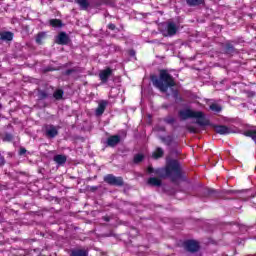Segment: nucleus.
<instances>
[{"label": "nucleus", "instance_id": "obj_1", "mask_svg": "<svg viewBox=\"0 0 256 256\" xmlns=\"http://www.w3.org/2000/svg\"><path fill=\"white\" fill-rule=\"evenodd\" d=\"M154 87H157L162 93H167L169 87H175V80L167 70H160L159 78H152Z\"/></svg>", "mask_w": 256, "mask_h": 256}, {"label": "nucleus", "instance_id": "obj_2", "mask_svg": "<svg viewBox=\"0 0 256 256\" xmlns=\"http://www.w3.org/2000/svg\"><path fill=\"white\" fill-rule=\"evenodd\" d=\"M178 115L182 121H187V119H196V123L200 127H207V125H209V120L205 118V114H203L201 111H194L192 109L186 108L180 110Z\"/></svg>", "mask_w": 256, "mask_h": 256}, {"label": "nucleus", "instance_id": "obj_3", "mask_svg": "<svg viewBox=\"0 0 256 256\" xmlns=\"http://www.w3.org/2000/svg\"><path fill=\"white\" fill-rule=\"evenodd\" d=\"M155 173L161 177H170L172 181L181 179V167L177 160L170 161L165 169H158Z\"/></svg>", "mask_w": 256, "mask_h": 256}, {"label": "nucleus", "instance_id": "obj_4", "mask_svg": "<svg viewBox=\"0 0 256 256\" xmlns=\"http://www.w3.org/2000/svg\"><path fill=\"white\" fill-rule=\"evenodd\" d=\"M105 183H108V185H114L116 187H123V178L122 177H116L113 174H108L104 177Z\"/></svg>", "mask_w": 256, "mask_h": 256}, {"label": "nucleus", "instance_id": "obj_5", "mask_svg": "<svg viewBox=\"0 0 256 256\" xmlns=\"http://www.w3.org/2000/svg\"><path fill=\"white\" fill-rule=\"evenodd\" d=\"M179 27H177V24L175 22H167L166 24V30L163 31L164 37H173V35L177 34Z\"/></svg>", "mask_w": 256, "mask_h": 256}, {"label": "nucleus", "instance_id": "obj_6", "mask_svg": "<svg viewBox=\"0 0 256 256\" xmlns=\"http://www.w3.org/2000/svg\"><path fill=\"white\" fill-rule=\"evenodd\" d=\"M45 133H46V137H49L50 139H54V137H57V135H59V126H54L51 124L46 125Z\"/></svg>", "mask_w": 256, "mask_h": 256}, {"label": "nucleus", "instance_id": "obj_7", "mask_svg": "<svg viewBox=\"0 0 256 256\" xmlns=\"http://www.w3.org/2000/svg\"><path fill=\"white\" fill-rule=\"evenodd\" d=\"M185 247L187 251H190L191 253H195L199 251V243H197L195 240H188L185 242Z\"/></svg>", "mask_w": 256, "mask_h": 256}, {"label": "nucleus", "instance_id": "obj_8", "mask_svg": "<svg viewBox=\"0 0 256 256\" xmlns=\"http://www.w3.org/2000/svg\"><path fill=\"white\" fill-rule=\"evenodd\" d=\"M112 73H113V70H111V68H107L105 70L100 71L99 77L102 83H107Z\"/></svg>", "mask_w": 256, "mask_h": 256}, {"label": "nucleus", "instance_id": "obj_9", "mask_svg": "<svg viewBox=\"0 0 256 256\" xmlns=\"http://www.w3.org/2000/svg\"><path fill=\"white\" fill-rule=\"evenodd\" d=\"M56 43L58 45H67L69 43V36L65 32H61L57 37Z\"/></svg>", "mask_w": 256, "mask_h": 256}, {"label": "nucleus", "instance_id": "obj_10", "mask_svg": "<svg viewBox=\"0 0 256 256\" xmlns=\"http://www.w3.org/2000/svg\"><path fill=\"white\" fill-rule=\"evenodd\" d=\"M108 102L105 100H101L98 104V107L96 109V115L99 117L103 113H105V109H107Z\"/></svg>", "mask_w": 256, "mask_h": 256}, {"label": "nucleus", "instance_id": "obj_11", "mask_svg": "<svg viewBox=\"0 0 256 256\" xmlns=\"http://www.w3.org/2000/svg\"><path fill=\"white\" fill-rule=\"evenodd\" d=\"M121 141V137L119 135L110 136L107 139V145L108 147H115V145H118Z\"/></svg>", "mask_w": 256, "mask_h": 256}, {"label": "nucleus", "instance_id": "obj_12", "mask_svg": "<svg viewBox=\"0 0 256 256\" xmlns=\"http://www.w3.org/2000/svg\"><path fill=\"white\" fill-rule=\"evenodd\" d=\"M92 1L93 0H75V3H77V5H79V7L82 11H87V9H89Z\"/></svg>", "mask_w": 256, "mask_h": 256}, {"label": "nucleus", "instance_id": "obj_13", "mask_svg": "<svg viewBox=\"0 0 256 256\" xmlns=\"http://www.w3.org/2000/svg\"><path fill=\"white\" fill-rule=\"evenodd\" d=\"M215 131L219 135H229V133H231V130L229 129V127L223 126V125L215 126Z\"/></svg>", "mask_w": 256, "mask_h": 256}, {"label": "nucleus", "instance_id": "obj_14", "mask_svg": "<svg viewBox=\"0 0 256 256\" xmlns=\"http://www.w3.org/2000/svg\"><path fill=\"white\" fill-rule=\"evenodd\" d=\"M70 256H89V252L84 249H73L70 252Z\"/></svg>", "mask_w": 256, "mask_h": 256}, {"label": "nucleus", "instance_id": "obj_15", "mask_svg": "<svg viewBox=\"0 0 256 256\" xmlns=\"http://www.w3.org/2000/svg\"><path fill=\"white\" fill-rule=\"evenodd\" d=\"M54 161L58 165H65V163H67V157L64 155H56L54 156Z\"/></svg>", "mask_w": 256, "mask_h": 256}, {"label": "nucleus", "instance_id": "obj_16", "mask_svg": "<svg viewBox=\"0 0 256 256\" xmlns=\"http://www.w3.org/2000/svg\"><path fill=\"white\" fill-rule=\"evenodd\" d=\"M0 39L2 41H13V33L3 32V33L0 34Z\"/></svg>", "mask_w": 256, "mask_h": 256}, {"label": "nucleus", "instance_id": "obj_17", "mask_svg": "<svg viewBox=\"0 0 256 256\" xmlns=\"http://www.w3.org/2000/svg\"><path fill=\"white\" fill-rule=\"evenodd\" d=\"M46 37H47V33H45V32L38 33L36 36V43L38 45H42L43 41H45Z\"/></svg>", "mask_w": 256, "mask_h": 256}, {"label": "nucleus", "instance_id": "obj_18", "mask_svg": "<svg viewBox=\"0 0 256 256\" xmlns=\"http://www.w3.org/2000/svg\"><path fill=\"white\" fill-rule=\"evenodd\" d=\"M148 185H152L153 187H161V180L159 178H149Z\"/></svg>", "mask_w": 256, "mask_h": 256}, {"label": "nucleus", "instance_id": "obj_19", "mask_svg": "<svg viewBox=\"0 0 256 256\" xmlns=\"http://www.w3.org/2000/svg\"><path fill=\"white\" fill-rule=\"evenodd\" d=\"M163 155H164L163 150H162L161 148H157V149L153 152L152 157H153L154 159H159V158L163 157Z\"/></svg>", "mask_w": 256, "mask_h": 256}, {"label": "nucleus", "instance_id": "obj_20", "mask_svg": "<svg viewBox=\"0 0 256 256\" xmlns=\"http://www.w3.org/2000/svg\"><path fill=\"white\" fill-rule=\"evenodd\" d=\"M205 0H187L188 5L195 7L201 5Z\"/></svg>", "mask_w": 256, "mask_h": 256}, {"label": "nucleus", "instance_id": "obj_21", "mask_svg": "<svg viewBox=\"0 0 256 256\" xmlns=\"http://www.w3.org/2000/svg\"><path fill=\"white\" fill-rule=\"evenodd\" d=\"M143 159H145V156L143 154H136L134 156V163L137 165L139 163H141V161H143Z\"/></svg>", "mask_w": 256, "mask_h": 256}, {"label": "nucleus", "instance_id": "obj_22", "mask_svg": "<svg viewBox=\"0 0 256 256\" xmlns=\"http://www.w3.org/2000/svg\"><path fill=\"white\" fill-rule=\"evenodd\" d=\"M210 109H211V111H214V113H221V110H222L221 106H219V104H215V103L210 105Z\"/></svg>", "mask_w": 256, "mask_h": 256}, {"label": "nucleus", "instance_id": "obj_23", "mask_svg": "<svg viewBox=\"0 0 256 256\" xmlns=\"http://www.w3.org/2000/svg\"><path fill=\"white\" fill-rule=\"evenodd\" d=\"M50 25L52 27H61L62 23H61V20H59V19H51Z\"/></svg>", "mask_w": 256, "mask_h": 256}, {"label": "nucleus", "instance_id": "obj_24", "mask_svg": "<svg viewBox=\"0 0 256 256\" xmlns=\"http://www.w3.org/2000/svg\"><path fill=\"white\" fill-rule=\"evenodd\" d=\"M53 96L59 100V99H63V90L59 89V90H56L53 94Z\"/></svg>", "mask_w": 256, "mask_h": 256}, {"label": "nucleus", "instance_id": "obj_25", "mask_svg": "<svg viewBox=\"0 0 256 256\" xmlns=\"http://www.w3.org/2000/svg\"><path fill=\"white\" fill-rule=\"evenodd\" d=\"M165 123L168 125H173L175 123V118L173 116H168L164 118Z\"/></svg>", "mask_w": 256, "mask_h": 256}, {"label": "nucleus", "instance_id": "obj_26", "mask_svg": "<svg viewBox=\"0 0 256 256\" xmlns=\"http://www.w3.org/2000/svg\"><path fill=\"white\" fill-rule=\"evenodd\" d=\"M187 130H188L190 133H199V128L194 127V126H187Z\"/></svg>", "mask_w": 256, "mask_h": 256}, {"label": "nucleus", "instance_id": "obj_27", "mask_svg": "<svg viewBox=\"0 0 256 256\" xmlns=\"http://www.w3.org/2000/svg\"><path fill=\"white\" fill-rule=\"evenodd\" d=\"M108 29H110L111 31H115V29H116L115 24H109Z\"/></svg>", "mask_w": 256, "mask_h": 256}, {"label": "nucleus", "instance_id": "obj_28", "mask_svg": "<svg viewBox=\"0 0 256 256\" xmlns=\"http://www.w3.org/2000/svg\"><path fill=\"white\" fill-rule=\"evenodd\" d=\"M5 163V157L0 156V167Z\"/></svg>", "mask_w": 256, "mask_h": 256}, {"label": "nucleus", "instance_id": "obj_29", "mask_svg": "<svg viewBox=\"0 0 256 256\" xmlns=\"http://www.w3.org/2000/svg\"><path fill=\"white\" fill-rule=\"evenodd\" d=\"M27 153V150L25 148L20 149V155H25Z\"/></svg>", "mask_w": 256, "mask_h": 256}, {"label": "nucleus", "instance_id": "obj_30", "mask_svg": "<svg viewBox=\"0 0 256 256\" xmlns=\"http://www.w3.org/2000/svg\"><path fill=\"white\" fill-rule=\"evenodd\" d=\"M147 172L148 173H155V171L153 170V168L151 166L148 167Z\"/></svg>", "mask_w": 256, "mask_h": 256}, {"label": "nucleus", "instance_id": "obj_31", "mask_svg": "<svg viewBox=\"0 0 256 256\" xmlns=\"http://www.w3.org/2000/svg\"><path fill=\"white\" fill-rule=\"evenodd\" d=\"M103 219H104V221H109V217L108 216H104Z\"/></svg>", "mask_w": 256, "mask_h": 256}, {"label": "nucleus", "instance_id": "obj_32", "mask_svg": "<svg viewBox=\"0 0 256 256\" xmlns=\"http://www.w3.org/2000/svg\"><path fill=\"white\" fill-rule=\"evenodd\" d=\"M131 55H135V52H131Z\"/></svg>", "mask_w": 256, "mask_h": 256}, {"label": "nucleus", "instance_id": "obj_33", "mask_svg": "<svg viewBox=\"0 0 256 256\" xmlns=\"http://www.w3.org/2000/svg\"><path fill=\"white\" fill-rule=\"evenodd\" d=\"M162 141H164V142H165V138H163V139H162Z\"/></svg>", "mask_w": 256, "mask_h": 256}, {"label": "nucleus", "instance_id": "obj_34", "mask_svg": "<svg viewBox=\"0 0 256 256\" xmlns=\"http://www.w3.org/2000/svg\"><path fill=\"white\" fill-rule=\"evenodd\" d=\"M7 137H11V136L7 135Z\"/></svg>", "mask_w": 256, "mask_h": 256}, {"label": "nucleus", "instance_id": "obj_35", "mask_svg": "<svg viewBox=\"0 0 256 256\" xmlns=\"http://www.w3.org/2000/svg\"><path fill=\"white\" fill-rule=\"evenodd\" d=\"M0 109H1V104H0Z\"/></svg>", "mask_w": 256, "mask_h": 256}]
</instances>
